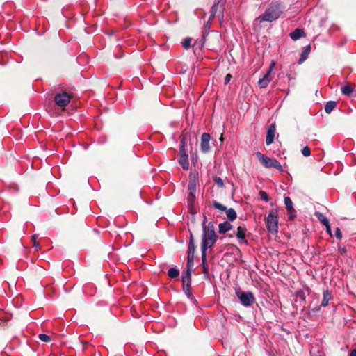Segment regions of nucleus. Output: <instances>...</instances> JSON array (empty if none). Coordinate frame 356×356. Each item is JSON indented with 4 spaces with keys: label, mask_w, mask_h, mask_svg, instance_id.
Returning a JSON list of instances; mask_svg holds the SVG:
<instances>
[{
    "label": "nucleus",
    "mask_w": 356,
    "mask_h": 356,
    "mask_svg": "<svg viewBox=\"0 0 356 356\" xmlns=\"http://www.w3.org/2000/svg\"><path fill=\"white\" fill-rule=\"evenodd\" d=\"M207 218L204 216V220L202 223V234L201 248L209 249L214 246L217 241L218 236L215 232V226L213 222H206Z\"/></svg>",
    "instance_id": "1"
},
{
    "label": "nucleus",
    "mask_w": 356,
    "mask_h": 356,
    "mask_svg": "<svg viewBox=\"0 0 356 356\" xmlns=\"http://www.w3.org/2000/svg\"><path fill=\"white\" fill-rule=\"evenodd\" d=\"M282 13L283 8L280 3L277 2L271 3L264 13L256 20H258L260 23L263 22H272L277 19Z\"/></svg>",
    "instance_id": "2"
},
{
    "label": "nucleus",
    "mask_w": 356,
    "mask_h": 356,
    "mask_svg": "<svg viewBox=\"0 0 356 356\" xmlns=\"http://www.w3.org/2000/svg\"><path fill=\"white\" fill-rule=\"evenodd\" d=\"M266 227L273 234L278 232V213L277 210L273 209L269 211L266 220Z\"/></svg>",
    "instance_id": "3"
},
{
    "label": "nucleus",
    "mask_w": 356,
    "mask_h": 356,
    "mask_svg": "<svg viewBox=\"0 0 356 356\" xmlns=\"http://www.w3.org/2000/svg\"><path fill=\"white\" fill-rule=\"evenodd\" d=\"M256 155L260 163L266 168H273L279 171H282V166L281 163L276 159L270 158L261 152H258Z\"/></svg>",
    "instance_id": "4"
},
{
    "label": "nucleus",
    "mask_w": 356,
    "mask_h": 356,
    "mask_svg": "<svg viewBox=\"0 0 356 356\" xmlns=\"http://www.w3.org/2000/svg\"><path fill=\"white\" fill-rule=\"evenodd\" d=\"M235 293L241 303L245 307H250L255 302L254 294L251 291L244 292L237 289Z\"/></svg>",
    "instance_id": "5"
},
{
    "label": "nucleus",
    "mask_w": 356,
    "mask_h": 356,
    "mask_svg": "<svg viewBox=\"0 0 356 356\" xmlns=\"http://www.w3.org/2000/svg\"><path fill=\"white\" fill-rule=\"evenodd\" d=\"M275 62L271 61L266 73L258 81V86L260 88H265L273 79V70L275 68Z\"/></svg>",
    "instance_id": "6"
},
{
    "label": "nucleus",
    "mask_w": 356,
    "mask_h": 356,
    "mask_svg": "<svg viewBox=\"0 0 356 356\" xmlns=\"http://www.w3.org/2000/svg\"><path fill=\"white\" fill-rule=\"evenodd\" d=\"M70 100L71 96L66 92L58 93L54 97L55 103L60 107H65Z\"/></svg>",
    "instance_id": "7"
},
{
    "label": "nucleus",
    "mask_w": 356,
    "mask_h": 356,
    "mask_svg": "<svg viewBox=\"0 0 356 356\" xmlns=\"http://www.w3.org/2000/svg\"><path fill=\"white\" fill-rule=\"evenodd\" d=\"M286 209L287 211L289 220L293 221L296 217V211L293 208L292 200L289 197H284V199Z\"/></svg>",
    "instance_id": "8"
},
{
    "label": "nucleus",
    "mask_w": 356,
    "mask_h": 356,
    "mask_svg": "<svg viewBox=\"0 0 356 356\" xmlns=\"http://www.w3.org/2000/svg\"><path fill=\"white\" fill-rule=\"evenodd\" d=\"M194 253H195V245L193 243V235L191 234L190 243H189L188 248V257H187V267L188 268H192L193 267Z\"/></svg>",
    "instance_id": "9"
},
{
    "label": "nucleus",
    "mask_w": 356,
    "mask_h": 356,
    "mask_svg": "<svg viewBox=\"0 0 356 356\" xmlns=\"http://www.w3.org/2000/svg\"><path fill=\"white\" fill-rule=\"evenodd\" d=\"M247 229L245 226H238L237 227L236 237L238 240L239 244L248 245V242L245 238Z\"/></svg>",
    "instance_id": "10"
},
{
    "label": "nucleus",
    "mask_w": 356,
    "mask_h": 356,
    "mask_svg": "<svg viewBox=\"0 0 356 356\" xmlns=\"http://www.w3.org/2000/svg\"><path fill=\"white\" fill-rule=\"evenodd\" d=\"M210 139L211 135H202L200 147L202 152L207 153L209 151Z\"/></svg>",
    "instance_id": "11"
},
{
    "label": "nucleus",
    "mask_w": 356,
    "mask_h": 356,
    "mask_svg": "<svg viewBox=\"0 0 356 356\" xmlns=\"http://www.w3.org/2000/svg\"><path fill=\"white\" fill-rule=\"evenodd\" d=\"M232 228V225L227 221H225L222 223H220L218 225V232L220 234H225L227 232L231 230Z\"/></svg>",
    "instance_id": "12"
},
{
    "label": "nucleus",
    "mask_w": 356,
    "mask_h": 356,
    "mask_svg": "<svg viewBox=\"0 0 356 356\" xmlns=\"http://www.w3.org/2000/svg\"><path fill=\"white\" fill-rule=\"evenodd\" d=\"M289 35L293 40H297L305 35V32L301 29H296Z\"/></svg>",
    "instance_id": "13"
},
{
    "label": "nucleus",
    "mask_w": 356,
    "mask_h": 356,
    "mask_svg": "<svg viewBox=\"0 0 356 356\" xmlns=\"http://www.w3.org/2000/svg\"><path fill=\"white\" fill-rule=\"evenodd\" d=\"M310 51H311V46L310 45H307V46H306L304 48L303 51L301 53L300 57V58L298 60V63L299 64H301V63H302L303 62H305L306 60V59L308 57V55L310 53Z\"/></svg>",
    "instance_id": "14"
},
{
    "label": "nucleus",
    "mask_w": 356,
    "mask_h": 356,
    "mask_svg": "<svg viewBox=\"0 0 356 356\" xmlns=\"http://www.w3.org/2000/svg\"><path fill=\"white\" fill-rule=\"evenodd\" d=\"M331 299V296L328 290H325L323 293V300L321 304V307H326L330 300Z\"/></svg>",
    "instance_id": "15"
},
{
    "label": "nucleus",
    "mask_w": 356,
    "mask_h": 356,
    "mask_svg": "<svg viewBox=\"0 0 356 356\" xmlns=\"http://www.w3.org/2000/svg\"><path fill=\"white\" fill-rule=\"evenodd\" d=\"M341 92L344 95L352 97L353 96L355 91L352 86L348 84L341 88Z\"/></svg>",
    "instance_id": "16"
},
{
    "label": "nucleus",
    "mask_w": 356,
    "mask_h": 356,
    "mask_svg": "<svg viewBox=\"0 0 356 356\" xmlns=\"http://www.w3.org/2000/svg\"><path fill=\"white\" fill-rule=\"evenodd\" d=\"M179 163L184 170H188L189 168V162L188 156H180L179 159Z\"/></svg>",
    "instance_id": "17"
},
{
    "label": "nucleus",
    "mask_w": 356,
    "mask_h": 356,
    "mask_svg": "<svg viewBox=\"0 0 356 356\" xmlns=\"http://www.w3.org/2000/svg\"><path fill=\"white\" fill-rule=\"evenodd\" d=\"M337 107V103L334 101H329L325 105V111L330 113Z\"/></svg>",
    "instance_id": "18"
},
{
    "label": "nucleus",
    "mask_w": 356,
    "mask_h": 356,
    "mask_svg": "<svg viewBox=\"0 0 356 356\" xmlns=\"http://www.w3.org/2000/svg\"><path fill=\"white\" fill-rule=\"evenodd\" d=\"M185 136L181 138L179 145V156H188L187 150L185 149Z\"/></svg>",
    "instance_id": "19"
},
{
    "label": "nucleus",
    "mask_w": 356,
    "mask_h": 356,
    "mask_svg": "<svg viewBox=\"0 0 356 356\" xmlns=\"http://www.w3.org/2000/svg\"><path fill=\"white\" fill-rule=\"evenodd\" d=\"M207 249L201 248L202 252V264L203 266L204 272H207Z\"/></svg>",
    "instance_id": "20"
},
{
    "label": "nucleus",
    "mask_w": 356,
    "mask_h": 356,
    "mask_svg": "<svg viewBox=\"0 0 356 356\" xmlns=\"http://www.w3.org/2000/svg\"><path fill=\"white\" fill-rule=\"evenodd\" d=\"M226 214H227V218L230 221L234 220L236 218V217H237V215H236V213L235 210L234 209H232V208L227 209L226 210Z\"/></svg>",
    "instance_id": "21"
},
{
    "label": "nucleus",
    "mask_w": 356,
    "mask_h": 356,
    "mask_svg": "<svg viewBox=\"0 0 356 356\" xmlns=\"http://www.w3.org/2000/svg\"><path fill=\"white\" fill-rule=\"evenodd\" d=\"M168 275L170 278L175 279L179 277V270L175 268H170L168 270Z\"/></svg>",
    "instance_id": "22"
},
{
    "label": "nucleus",
    "mask_w": 356,
    "mask_h": 356,
    "mask_svg": "<svg viewBox=\"0 0 356 356\" xmlns=\"http://www.w3.org/2000/svg\"><path fill=\"white\" fill-rule=\"evenodd\" d=\"M183 290H185V287L188 291L191 288V277H182Z\"/></svg>",
    "instance_id": "23"
},
{
    "label": "nucleus",
    "mask_w": 356,
    "mask_h": 356,
    "mask_svg": "<svg viewBox=\"0 0 356 356\" xmlns=\"http://www.w3.org/2000/svg\"><path fill=\"white\" fill-rule=\"evenodd\" d=\"M317 217L319 221L325 226L328 225L330 224L328 219L323 214L318 213Z\"/></svg>",
    "instance_id": "24"
},
{
    "label": "nucleus",
    "mask_w": 356,
    "mask_h": 356,
    "mask_svg": "<svg viewBox=\"0 0 356 356\" xmlns=\"http://www.w3.org/2000/svg\"><path fill=\"white\" fill-rule=\"evenodd\" d=\"M191 41L192 39L191 38H186L184 39L181 42L183 47L186 49H189L191 46Z\"/></svg>",
    "instance_id": "25"
},
{
    "label": "nucleus",
    "mask_w": 356,
    "mask_h": 356,
    "mask_svg": "<svg viewBox=\"0 0 356 356\" xmlns=\"http://www.w3.org/2000/svg\"><path fill=\"white\" fill-rule=\"evenodd\" d=\"M38 338L43 342L49 343L51 341V338L49 335L46 334H40Z\"/></svg>",
    "instance_id": "26"
},
{
    "label": "nucleus",
    "mask_w": 356,
    "mask_h": 356,
    "mask_svg": "<svg viewBox=\"0 0 356 356\" xmlns=\"http://www.w3.org/2000/svg\"><path fill=\"white\" fill-rule=\"evenodd\" d=\"M188 189L190 190V193L193 196H194V193L196 191V184L195 181H190L188 184Z\"/></svg>",
    "instance_id": "27"
},
{
    "label": "nucleus",
    "mask_w": 356,
    "mask_h": 356,
    "mask_svg": "<svg viewBox=\"0 0 356 356\" xmlns=\"http://www.w3.org/2000/svg\"><path fill=\"white\" fill-rule=\"evenodd\" d=\"M259 195L261 200H262L263 201L267 202L270 200L269 196L265 191H260L259 193Z\"/></svg>",
    "instance_id": "28"
},
{
    "label": "nucleus",
    "mask_w": 356,
    "mask_h": 356,
    "mask_svg": "<svg viewBox=\"0 0 356 356\" xmlns=\"http://www.w3.org/2000/svg\"><path fill=\"white\" fill-rule=\"evenodd\" d=\"M213 204L216 209H217L220 211H226V210H227V208L225 206L222 205V204H220L216 201H214Z\"/></svg>",
    "instance_id": "29"
},
{
    "label": "nucleus",
    "mask_w": 356,
    "mask_h": 356,
    "mask_svg": "<svg viewBox=\"0 0 356 356\" xmlns=\"http://www.w3.org/2000/svg\"><path fill=\"white\" fill-rule=\"evenodd\" d=\"M275 135H266V142L268 145L273 143V142L274 141V139H275Z\"/></svg>",
    "instance_id": "30"
},
{
    "label": "nucleus",
    "mask_w": 356,
    "mask_h": 356,
    "mask_svg": "<svg viewBox=\"0 0 356 356\" xmlns=\"http://www.w3.org/2000/svg\"><path fill=\"white\" fill-rule=\"evenodd\" d=\"M191 269L187 267V269L182 273V277H191Z\"/></svg>",
    "instance_id": "31"
},
{
    "label": "nucleus",
    "mask_w": 356,
    "mask_h": 356,
    "mask_svg": "<svg viewBox=\"0 0 356 356\" xmlns=\"http://www.w3.org/2000/svg\"><path fill=\"white\" fill-rule=\"evenodd\" d=\"M302 154L305 156H309L311 154V151L309 147L306 146L302 149Z\"/></svg>",
    "instance_id": "32"
},
{
    "label": "nucleus",
    "mask_w": 356,
    "mask_h": 356,
    "mask_svg": "<svg viewBox=\"0 0 356 356\" xmlns=\"http://www.w3.org/2000/svg\"><path fill=\"white\" fill-rule=\"evenodd\" d=\"M334 235H335V237L337 238V239H339L341 240L342 238V233H341V229L337 227L335 230V233H334Z\"/></svg>",
    "instance_id": "33"
},
{
    "label": "nucleus",
    "mask_w": 356,
    "mask_h": 356,
    "mask_svg": "<svg viewBox=\"0 0 356 356\" xmlns=\"http://www.w3.org/2000/svg\"><path fill=\"white\" fill-rule=\"evenodd\" d=\"M275 124H271L266 131V134H275Z\"/></svg>",
    "instance_id": "34"
},
{
    "label": "nucleus",
    "mask_w": 356,
    "mask_h": 356,
    "mask_svg": "<svg viewBox=\"0 0 356 356\" xmlns=\"http://www.w3.org/2000/svg\"><path fill=\"white\" fill-rule=\"evenodd\" d=\"M217 10H218V3H215L212 6V7H211V11H210V13H211V14H214V15H216V12H217Z\"/></svg>",
    "instance_id": "35"
},
{
    "label": "nucleus",
    "mask_w": 356,
    "mask_h": 356,
    "mask_svg": "<svg viewBox=\"0 0 356 356\" xmlns=\"http://www.w3.org/2000/svg\"><path fill=\"white\" fill-rule=\"evenodd\" d=\"M215 182L219 186H223L224 183L222 179L220 177H216L215 178Z\"/></svg>",
    "instance_id": "36"
},
{
    "label": "nucleus",
    "mask_w": 356,
    "mask_h": 356,
    "mask_svg": "<svg viewBox=\"0 0 356 356\" xmlns=\"http://www.w3.org/2000/svg\"><path fill=\"white\" fill-rule=\"evenodd\" d=\"M338 251L341 254H346L347 252L346 247H339Z\"/></svg>",
    "instance_id": "37"
},
{
    "label": "nucleus",
    "mask_w": 356,
    "mask_h": 356,
    "mask_svg": "<svg viewBox=\"0 0 356 356\" xmlns=\"http://www.w3.org/2000/svg\"><path fill=\"white\" fill-rule=\"evenodd\" d=\"M232 79V75L230 74H227L225 77V84L227 85L231 80Z\"/></svg>",
    "instance_id": "38"
},
{
    "label": "nucleus",
    "mask_w": 356,
    "mask_h": 356,
    "mask_svg": "<svg viewBox=\"0 0 356 356\" xmlns=\"http://www.w3.org/2000/svg\"><path fill=\"white\" fill-rule=\"evenodd\" d=\"M36 237H37V236H36V235H33V236H32V239H33V245H34V247H35V248L38 249V248H40V245H39V243H37V242H36V241H35V240H36Z\"/></svg>",
    "instance_id": "39"
},
{
    "label": "nucleus",
    "mask_w": 356,
    "mask_h": 356,
    "mask_svg": "<svg viewBox=\"0 0 356 356\" xmlns=\"http://www.w3.org/2000/svg\"><path fill=\"white\" fill-rule=\"evenodd\" d=\"M325 228H326L327 232L330 234V236H332L330 225L329 224L328 225H326Z\"/></svg>",
    "instance_id": "40"
},
{
    "label": "nucleus",
    "mask_w": 356,
    "mask_h": 356,
    "mask_svg": "<svg viewBox=\"0 0 356 356\" xmlns=\"http://www.w3.org/2000/svg\"><path fill=\"white\" fill-rule=\"evenodd\" d=\"M321 305H320V306H319V307H318L313 308V309H312V312H314V313H316V312H318V311L320 310V308H321Z\"/></svg>",
    "instance_id": "41"
},
{
    "label": "nucleus",
    "mask_w": 356,
    "mask_h": 356,
    "mask_svg": "<svg viewBox=\"0 0 356 356\" xmlns=\"http://www.w3.org/2000/svg\"><path fill=\"white\" fill-rule=\"evenodd\" d=\"M350 356H356V349H353L351 350Z\"/></svg>",
    "instance_id": "42"
},
{
    "label": "nucleus",
    "mask_w": 356,
    "mask_h": 356,
    "mask_svg": "<svg viewBox=\"0 0 356 356\" xmlns=\"http://www.w3.org/2000/svg\"><path fill=\"white\" fill-rule=\"evenodd\" d=\"M184 291L185 293H186L188 296H189L191 295V291H190V290H189V291H188V290L186 289V287H185V290H184Z\"/></svg>",
    "instance_id": "43"
},
{
    "label": "nucleus",
    "mask_w": 356,
    "mask_h": 356,
    "mask_svg": "<svg viewBox=\"0 0 356 356\" xmlns=\"http://www.w3.org/2000/svg\"><path fill=\"white\" fill-rule=\"evenodd\" d=\"M215 16L216 15L210 13L209 21L212 20Z\"/></svg>",
    "instance_id": "44"
},
{
    "label": "nucleus",
    "mask_w": 356,
    "mask_h": 356,
    "mask_svg": "<svg viewBox=\"0 0 356 356\" xmlns=\"http://www.w3.org/2000/svg\"><path fill=\"white\" fill-rule=\"evenodd\" d=\"M222 136H223V135H221V136H220V140L221 141H223Z\"/></svg>",
    "instance_id": "45"
}]
</instances>
